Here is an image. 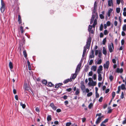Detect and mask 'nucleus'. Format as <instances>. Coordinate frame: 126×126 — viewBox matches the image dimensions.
Instances as JSON below:
<instances>
[{"instance_id":"f257e3e1","label":"nucleus","mask_w":126,"mask_h":126,"mask_svg":"<svg viewBox=\"0 0 126 126\" xmlns=\"http://www.w3.org/2000/svg\"><path fill=\"white\" fill-rule=\"evenodd\" d=\"M91 38L90 37H89L88 39L86 42V45L84 47L83 50L82 57H84L85 55L86 51V49L89 48V47L90 46L91 42Z\"/></svg>"},{"instance_id":"f03ea898","label":"nucleus","mask_w":126,"mask_h":126,"mask_svg":"<svg viewBox=\"0 0 126 126\" xmlns=\"http://www.w3.org/2000/svg\"><path fill=\"white\" fill-rule=\"evenodd\" d=\"M5 9V4L3 0H1L0 10L2 13H3Z\"/></svg>"},{"instance_id":"7ed1b4c3","label":"nucleus","mask_w":126,"mask_h":126,"mask_svg":"<svg viewBox=\"0 0 126 126\" xmlns=\"http://www.w3.org/2000/svg\"><path fill=\"white\" fill-rule=\"evenodd\" d=\"M108 48L109 52L110 53L112 52L113 51V49H114V45L113 44L111 43V44H109L108 46Z\"/></svg>"},{"instance_id":"20e7f679","label":"nucleus","mask_w":126,"mask_h":126,"mask_svg":"<svg viewBox=\"0 0 126 126\" xmlns=\"http://www.w3.org/2000/svg\"><path fill=\"white\" fill-rule=\"evenodd\" d=\"M110 63L109 61H107L103 65L104 68L108 69L109 68Z\"/></svg>"},{"instance_id":"39448f33","label":"nucleus","mask_w":126,"mask_h":126,"mask_svg":"<svg viewBox=\"0 0 126 126\" xmlns=\"http://www.w3.org/2000/svg\"><path fill=\"white\" fill-rule=\"evenodd\" d=\"M72 80V78H70V79H68L65 80L63 82L64 84H66L68 83L69 81L71 82Z\"/></svg>"},{"instance_id":"423d86ee","label":"nucleus","mask_w":126,"mask_h":126,"mask_svg":"<svg viewBox=\"0 0 126 126\" xmlns=\"http://www.w3.org/2000/svg\"><path fill=\"white\" fill-rule=\"evenodd\" d=\"M50 106L54 110H55L57 108L55 106L54 104L53 103H51L50 104Z\"/></svg>"},{"instance_id":"0eeeda50","label":"nucleus","mask_w":126,"mask_h":126,"mask_svg":"<svg viewBox=\"0 0 126 126\" xmlns=\"http://www.w3.org/2000/svg\"><path fill=\"white\" fill-rule=\"evenodd\" d=\"M123 69L122 68L120 69L119 68H117L116 71V72L118 73H122L123 72Z\"/></svg>"},{"instance_id":"6e6552de","label":"nucleus","mask_w":126,"mask_h":126,"mask_svg":"<svg viewBox=\"0 0 126 126\" xmlns=\"http://www.w3.org/2000/svg\"><path fill=\"white\" fill-rule=\"evenodd\" d=\"M81 66V65L80 63L77 66V67L76 68V70L75 71V73H76L77 72L79 71L80 69V68Z\"/></svg>"},{"instance_id":"1a4fd4ad","label":"nucleus","mask_w":126,"mask_h":126,"mask_svg":"<svg viewBox=\"0 0 126 126\" xmlns=\"http://www.w3.org/2000/svg\"><path fill=\"white\" fill-rule=\"evenodd\" d=\"M80 88L83 92V93L84 92L86 89V87L85 86L84 84L81 85Z\"/></svg>"},{"instance_id":"9d476101","label":"nucleus","mask_w":126,"mask_h":126,"mask_svg":"<svg viewBox=\"0 0 126 126\" xmlns=\"http://www.w3.org/2000/svg\"><path fill=\"white\" fill-rule=\"evenodd\" d=\"M103 116H101L98 118L95 122L96 124H97L99 123L101 120V118Z\"/></svg>"},{"instance_id":"9b49d317","label":"nucleus","mask_w":126,"mask_h":126,"mask_svg":"<svg viewBox=\"0 0 126 126\" xmlns=\"http://www.w3.org/2000/svg\"><path fill=\"white\" fill-rule=\"evenodd\" d=\"M97 69V66H96L93 65L91 68V70L94 71H95Z\"/></svg>"},{"instance_id":"f8f14e48","label":"nucleus","mask_w":126,"mask_h":126,"mask_svg":"<svg viewBox=\"0 0 126 126\" xmlns=\"http://www.w3.org/2000/svg\"><path fill=\"white\" fill-rule=\"evenodd\" d=\"M18 20L19 24H20L22 23V21L21 19V16L20 15H18Z\"/></svg>"},{"instance_id":"ddd939ff","label":"nucleus","mask_w":126,"mask_h":126,"mask_svg":"<svg viewBox=\"0 0 126 126\" xmlns=\"http://www.w3.org/2000/svg\"><path fill=\"white\" fill-rule=\"evenodd\" d=\"M9 66L10 69H13V64L12 62H10L9 63Z\"/></svg>"},{"instance_id":"4468645a","label":"nucleus","mask_w":126,"mask_h":126,"mask_svg":"<svg viewBox=\"0 0 126 126\" xmlns=\"http://www.w3.org/2000/svg\"><path fill=\"white\" fill-rule=\"evenodd\" d=\"M103 53L105 55H106L107 53L106 49L104 47H103Z\"/></svg>"},{"instance_id":"2eb2a0df","label":"nucleus","mask_w":126,"mask_h":126,"mask_svg":"<svg viewBox=\"0 0 126 126\" xmlns=\"http://www.w3.org/2000/svg\"><path fill=\"white\" fill-rule=\"evenodd\" d=\"M112 10V9L110 8V10H108V16L109 17L110 15V14Z\"/></svg>"},{"instance_id":"dca6fc26","label":"nucleus","mask_w":126,"mask_h":126,"mask_svg":"<svg viewBox=\"0 0 126 126\" xmlns=\"http://www.w3.org/2000/svg\"><path fill=\"white\" fill-rule=\"evenodd\" d=\"M54 85L51 82H49L48 83L47 86L48 87H52L54 86Z\"/></svg>"},{"instance_id":"f3484780","label":"nucleus","mask_w":126,"mask_h":126,"mask_svg":"<svg viewBox=\"0 0 126 126\" xmlns=\"http://www.w3.org/2000/svg\"><path fill=\"white\" fill-rule=\"evenodd\" d=\"M97 23V20L96 19H95L94 20V23L93 25V27L94 28H95Z\"/></svg>"},{"instance_id":"a211bd4d","label":"nucleus","mask_w":126,"mask_h":126,"mask_svg":"<svg viewBox=\"0 0 126 126\" xmlns=\"http://www.w3.org/2000/svg\"><path fill=\"white\" fill-rule=\"evenodd\" d=\"M47 119L48 121L51 120L52 119L51 118V115H48L47 117Z\"/></svg>"},{"instance_id":"6ab92c4d","label":"nucleus","mask_w":126,"mask_h":126,"mask_svg":"<svg viewBox=\"0 0 126 126\" xmlns=\"http://www.w3.org/2000/svg\"><path fill=\"white\" fill-rule=\"evenodd\" d=\"M102 79V77L101 76V75L98 74V80L99 81H101Z\"/></svg>"},{"instance_id":"aec40b11","label":"nucleus","mask_w":126,"mask_h":126,"mask_svg":"<svg viewBox=\"0 0 126 126\" xmlns=\"http://www.w3.org/2000/svg\"><path fill=\"white\" fill-rule=\"evenodd\" d=\"M80 93L79 89L78 88L77 89V90L75 93V94L76 95H78Z\"/></svg>"},{"instance_id":"412c9836","label":"nucleus","mask_w":126,"mask_h":126,"mask_svg":"<svg viewBox=\"0 0 126 126\" xmlns=\"http://www.w3.org/2000/svg\"><path fill=\"white\" fill-rule=\"evenodd\" d=\"M42 82L43 84L46 85L47 84V81L46 80L44 79L42 81Z\"/></svg>"},{"instance_id":"4be33fe9","label":"nucleus","mask_w":126,"mask_h":126,"mask_svg":"<svg viewBox=\"0 0 126 126\" xmlns=\"http://www.w3.org/2000/svg\"><path fill=\"white\" fill-rule=\"evenodd\" d=\"M23 54L24 56V57L25 58H26L27 57V54L26 52V51L25 50L23 51Z\"/></svg>"},{"instance_id":"5701e85b","label":"nucleus","mask_w":126,"mask_h":126,"mask_svg":"<svg viewBox=\"0 0 126 126\" xmlns=\"http://www.w3.org/2000/svg\"><path fill=\"white\" fill-rule=\"evenodd\" d=\"M109 78L111 81L114 79L113 76L111 74H110L109 75Z\"/></svg>"},{"instance_id":"b1692460","label":"nucleus","mask_w":126,"mask_h":126,"mask_svg":"<svg viewBox=\"0 0 126 126\" xmlns=\"http://www.w3.org/2000/svg\"><path fill=\"white\" fill-rule=\"evenodd\" d=\"M114 57L115 59H113L112 60V62L114 64L116 63V61L115 59H118L117 58L116 56H115Z\"/></svg>"},{"instance_id":"393cba45","label":"nucleus","mask_w":126,"mask_h":126,"mask_svg":"<svg viewBox=\"0 0 126 126\" xmlns=\"http://www.w3.org/2000/svg\"><path fill=\"white\" fill-rule=\"evenodd\" d=\"M20 105L21 106H22V108L23 109H24L26 107V105L24 104H23L22 102H21L20 103Z\"/></svg>"},{"instance_id":"a878e982","label":"nucleus","mask_w":126,"mask_h":126,"mask_svg":"<svg viewBox=\"0 0 126 126\" xmlns=\"http://www.w3.org/2000/svg\"><path fill=\"white\" fill-rule=\"evenodd\" d=\"M20 31H21V33H23L24 32V31H23V27L21 26L20 27Z\"/></svg>"},{"instance_id":"bb28decb","label":"nucleus","mask_w":126,"mask_h":126,"mask_svg":"<svg viewBox=\"0 0 126 126\" xmlns=\"http://www.w3.org/2000/svg\"><path fill=\"white\" fill-rule=\"evenodd\" d=\"M107 38L106 37L105 38L103 39L102 41V44L104 45L105 44V43L106 41Z\"/></svg>"},{"instance_id":"cd10ccee","label":"nucleus","mask_w":126,"mask_h":126,"mask_svg":"<svg viewBox=\"0 0 126 126\" xmlns=\"http://www.w3.org/2000/svg\"><path fill=\"white\" fill-rule=\"evenodd\" d=\"M122 29L124 31H126V24L124 25Z\"/></svg>"},{"instance_id":"c85d7f7f","label":"nucleus","mask_w":126,"mask_h":126,"mask_svg":"<svg viewBox=\"0 0 126 126\" xmlns=\"http://www.w3.org/2000/svg\"><path fill=\"white\" fill-rule=\"evenodd\" d=\"M92 25H89L88 27V31L89 32H90L92 28Z\"/></svg>"},{"instance_id":"c756f323","label":"nucleus","mask_w":126,"mask_h":126,"mask_svg":"<svg viewBox=\"0 0 126 126\" xmlns=\"http://www.w3.org/2000/svg\"><path fill=\"white\" fill-rule=\"evenodd\" d=\"M118 90L117 92V93L118 94H119L121 90V86H118Z\"/></svg>"},{"instance_id":"7c9ffc66","label":"nucleus","mask_w":126,"mask_h":126,"mask_svg":"<svg viewBox=\"0 0 126 126\" xmlns=\"http://www.w3.org/2000/svg\"><path fill=\"white\" fill-rule=\"evenodd\" d=\"M121 88L122 90H123L125 89V85L124 84H122L121 86Z\"/></svg>"},{"instance_id":"2f4dec72","label":"nucleus","mask_w":126,"mask_h":126,"mask_svg":"<svg viewBox=\"0 0 126 126\" xmlns=\"http://www.w3.org/2000/svg\"><path fill=\"white\" fill-rule=\"evenodd\" d=\"M93 95V93L92 92H90L88 93L87 94V96L88 97H90Z\"/></svg>"},{"instance_id":"473e14b6","label":"nucleus","mask_w":126,"mask_h":126,"mask_svg":"<svg viewBox=\"0 0 126 126\" xmlns=\"http://www.w3.org/2000/svg\"><path fill=\"white\" fill-rule=\"evenodd\" d=\"M109 33L108 32V31L107 30H105L104 31V34L105 35H106L108 34Z\"/></svg>"},{"instance_id":"72a5a7b5","label":"nucleus","mask_w":126,"mask_h":126,"mask_svg":"<svg viewBox=\"0 0 126 126\" xmlns=\"http://www.w3.org/2000/svg\"><path fill=\"white\" fill-rule=\"evenodd\" d=\"M120 11V8H117L116 9V11L117 13H119Z\"/></svg>"},{"instance_id":"f704fd0d","label":"nucleus","mask_w":126,"mask_h":126,"mask_svg":"<svg viewBox=\"0 0 126 126\" xmlns=\"http://www.w3.org/2000/svg\"><path fill=\"white\" fill-rule=\"evenodd\" d=\"M103 26L102 24H101L100 25V30L101 31H102L103 30Z\"/></svg>"},{"instance_id":"c9c22d12","label":"nucleus","mask_w":126,"mask_h":126,"mask_svg":"<svg viewBox=\"0 0 126 126\" xmlns=\"http://www.w3.org/2000/svg\"><path fill=\"white\" fill-rule=\"evenodd\" d=\"M93 106V104L92 103H90L88 106V108L89 109H91Z\"/></svg>"},{"instance_id":"e433bc0d","label":"nucleus","mask_w":126,"mask_h":126,"mask_svg":"<svg viewBox=\"0 0 126 126\" xmlns=\"http://www.w3.org/2000/svg\"><path fill=\"white\" fill-rule=\"evenodd\" d=\"M76 77L77 75L76 74H74L73 75L72 77L71 78H72V79H74L76 78Z\"/></svg>"},{"instance_id":"4c0bfd02","label":"nucleus","mask_w":126,"mask_h":126,"mask_svg":"<svg viewBox=\"0 0 126 126\" xmlns=\"http://www.w3.org/2000/svg\"><path fill=\"white\" fill-rule=\"evenodd\" d=\"M115 95V93L114 92H113L112 93V99H113Z\"/></svg>"},{"instance_id":"58836bf2","label":"nucleus","mask_w":126,"mask_h":126,"mask_svg":"<svg viewBox=\"0 0 126 126\" xmlns=\"http://www.w3.org/2000/svg\"><path fill=\"white\" fill-rule=\"evenodd\" d=\"M102 63V60L101 59H100L97 62V64H100Z\"/></svg>"},{"instance_id":"ea45409f","label":"nucleus","mask_w":126,"mask_h":126,"mask_svg":"<svg viewBox=\"0 0 126 126\" xmlns=\"http://www.w3.org/2000/svg\"><path fill=\"white\" fill-rule=\"evenodd\" d=\"M71 123L70 122H67L66 123V126H70L71 125Z\"/></svg>"},{"instance_id":"a19ab883","label":"nucleus","mask_w":126,"mask_h":126,"mask_svg":"<svg viewBox=\"0 0 126 126\" xmlns=\"http://www.w3.org/2000/svg\"><path fill=\"white\" fill-rule=\"evenodd\" d=\"M111 1L110 0H109L108 1V5L109 6H111Z\"/></svg>"},{"instance_id":"79ce46f5","label":"nucleus","mask_w":126,"mask_h":126,"mask_svg":"<svg viewBox=\"0 0 126 126\" xmlns=\"http://www.w3.org/2000/svg\"><path fill=\"white\" fill-rule=\"evenodd\" d=\"M99 16H100V18L101 19H103L104 18V16L103 15H102V14H100V15Z\"/></svg>"},{"instance_id":"37998d69","label":"nucleus","mask_w":126,"mask_h":126,"mask_svg":"<svg viewBox=\"0 0 126 126\" xmlns=\"http://www.w3.org/2000/svg\"><path fill=\"white\" fill-rule=\"evenodd\" d=\"M106 25H107V26H109L110 25V22L109 21H108L107 22Z\"/></svg>"},{"instance_id":"c03bdc74","label":"nucleus","mask_w":126,"mask_h":126,"mask_svg":"<svg viewBox=\"0 0 126 126\" xmlns=\"http://www.w3.org/2000/svg\"><path fill=\"white\" fill-rule=\"evenodd\" d=\"M103 98L102 97H100L98 100V101L99 102H101L102 101Z\"/></svg>"},{"instance_id":"a18cd8bd","label":"nucleus","mask_w":126,"mask_h":126,"mask_svg":"<svg viewBox=\"0 0 126 126\" xmlns=\"http://www.w3.org/2000/svg\"><path fill=\"white\" fill-rule=\"evenodd\" d=\"M93 73L92 71H91L89 72L88 74V75L89 76H92L93 75Z\"/></svg>"},{"instance_id":"49530a36","label":"nucleus","mask_w":126,"mask_h":126,"mask_svg":"<svg viewBox=\"0 0 126 126\" xmlns=\"http://www.w3.org/2000/svg\"><path fill=\"white\" fill-rule=\"evenodd\" d=\"M60 86V85L58 84V83L56 84V85H55V88H58Z\"/></svg>"},{"instance_id":"de8ad7c7","label":"nucleus","mask_w":126,"mask_h":126,"mask_svg":"<svg viewBox=\"0 0 126 126\" xmlns=\"http://www.w3.org/2000/svg\"><path fill=\"white\" fill-rule=\"evenodd\" d=\"M72 90V89L71 88H69L66 89V91L68 92H70Z\"/></svg>"},{"instance_id":"09e8293b","label":"nucleus","mask_w":126,"mask_h":126,"mask_svg":"<svg viewBox=\"0 0 126 126\" xmlns=\"http://www.w3.org/2000/svg\"><path fill=\"white\" fill-rule=\"evenodd\" d=\"M121 98L123 99L124 97V94L123 92H122L121 93V95L120 96Z\"/></svg>"},{"instance_id":"8fccbe9b","label":"nucleus","mask_w":126,"mask_h":126,"mask_svg":"<svg viewBox=\"0 0 126 126\" xmlns=\"http://www.w3.org/2000/svg\"><path fill=\"white\" fill-rule=\"evenodd\" d=\"M92 86H95L96 85V82H94L93 80L92 81Z\"/></svg>"},{"instance_id":"3c124183","label":"nucleus","mask_w":126,"mask_h":126,"mask_svg":"<svg viewBox=\"0 0 126 126\" xmlns=\"http://www.w3.org/2000/svg\"><path fill=\"white\" fill-rule=\"evenodd\" d=\"M102 66L101 65L99 66V68H98V69H99V70H100V71H102Z\"/></svg>"},{"instance_id":"603ef678","label":"nucleus","mask_w":126,"mask_h":126,"mask_svg":"<svg viewBox=\"0 0 126 126\" xmlns=\"http://www.w3.org/2000/svg\"><path fill=\"white\" fill-rule=\"evenodd\" d=\"M93 60H90V62H89V64L90 65H91L93 63Z\"/></svg>"},{"instance_id":"864d4df0","label":"nucleus","mask_w":126,"mask_h":126,"mask_svg":"<svg viewBox=\"0 0 126 126\" xmlns=\"http://www.w3.org/2000/svg\"><path fill=\"white\" fill-rule=\"evenodd\" d=\"M96 74H94L93 76V79L95 80L96 79Z\"/></svg>"},{"instance_id":"5fc2aeb1","label":"nucleus","mask_w":126,"mask_h":126,"mask_svg":"<svg viewBox=\"0 0 126 126\" xmlns=\"http://www.w3.org/2000/svg\"><path fill=\"white\" fill-rule=\"evenodd\" d=\"M98 56L100 58H101L102 56V53L101 52H99L98 53Z\"/></svg>"},{"instance_id":"6e6d98bb","label":"nucleus","mask_w":126,"mask_h":126,"mask_svg":"<svg viewBox=\"0 0 126 126\" xmlns=\"http://www.w3.org/2000/svg\"><path fill=\"white\" fill-rule=\"evenodd\" d=\"M89 68V66L88 65L86 67V69L85 70V72H87L88 71Z\"/></svg>"},{"instance_id":"4d7b16f0","label":"nucleus","mask_w":126,"mask_h":126,"mask_svg":"<svg viewBox=\"0 0 126 126\" xmlns=\"http://www.w3.org/2000/svg\"><path fill=\"white\" fill-rule=\"evenodd\" d=\"M35 110L37 112H39V109L37 107L36 108Z\"/></svg>"},{"instance_id":"13d9d810","label":"nucleus","mask_w":126,"mask_h":126,"mask_svg":"<svg viewBox=\"0 0 126 126\" xmlns=\"http://www.w3.org/2000/svg\"><path fill=\"white\" fill-rule=\"evenodd\" d=\"M104 35L103 34V33H102L101 32L100 33V38H102L103 37Z\"/></svg>"},{"instance_id":"bf43d9fd","label":"nucleus","mask_w":126,"mask_h":126,"mask_svg":"<svg viewBox=\"0 0 126 126\" xmlns=\"http://www.w3.org/2000/svg\"><path fill=\"white\" fill-rule=\"evenodd\" d=\"M94 55H92L91 54L90 56L89 57L90 58H94Z\"/></svg>"},{"instance_id":"052dcab7","label":"nucleus","mask_w":126,"mask_h":126,"mask_svg":"<svg viewBox=\"0 0 126 126\" xmlns=\"http://www.w3.org/2000/svg\"><path fill=\"white\" fill-rule=\"evenodd\" d=\"M121 34L122 36H124L126 35V34L125 32L124 31H122V32Z\"/></svg>"},{"instance_id":"680f3d73","label":"nucleus","mask_w":126,"mask_h":126,"mask_svg":"<svg viewBox=\"0 0 126 126\" xmlns=\"http://www.w3.org/2000/svg\"><path fill=\"white\" fill-rule=\"evenodd\" d=\"M108 119H105L104 121H103L102 122L103 123H106L108 122Z\"/></svg>"},{"instance_id":"e2e57ef3","label":"nucleus","mask_w":126,"mask_h":126,"mask_svg":"<svg viewBox=\"0 0 126 126\" xmlns=\"http://www.w3.org/2000/svg\"><path fill=\"white\" fill-rule=\"evenodd\" d=\"M67 97L68 96L67 95H65L63 96V98L65 100L67 99Z\"/></svg>"},{"instance_id":"0e129e2a","label":"nucleus","mask_w":126,"mask_h":126,"mask_svg":"<svg viewBox=\"0 0 126 126\" xmlns=\"http://www.w3.org/2000/svg\"><path fill=\"white\" fill-rule=\"evenodd\" d=\"M86 118H83L82 119V121L83 122H84L86 120Z\"/></svg>"},{"instance_id":"69168bd1","label":"nucleus","mask_w":126,"mask_h":126,"mask_svg":"<svg viewBox=\"0 0 126 126\" xmlns=\"http://www.w3.org/2000/svg\"><path fill=\"white\" fill-rule=\"evenodd\" d=\"M110 89H108L106 90L105 91V93L106 94L108 93Z\"/></svg>"},{"instance_id":"338daca9","label":"nucleus","mask_w":126,"mask_h":126,"mask_svg":"<svg viewBox=\"0 0 126 126\" xmlns=\"http://www.w3.org/2000/svg\"><path fill=\"white\" fill-rule=\"evenodd\" d=\"M107 104H105L103 106V108L105 109L107 107Z\"/></svg>"},{"instance_id":"774afa93","label":"nucleus","mask_w":126,"mask_h":126,"mask_svg":"<svg viewBox=\"0 0 126 126\" xmlns=\"http://www.w3.org/2000/svg\"><path fill=\"white\" fill-rule=\"evenodd\" d=\"M64 104L65 105H66L68 104V101L66 100L64 101Z\"/></svg>"}]
</instances>
